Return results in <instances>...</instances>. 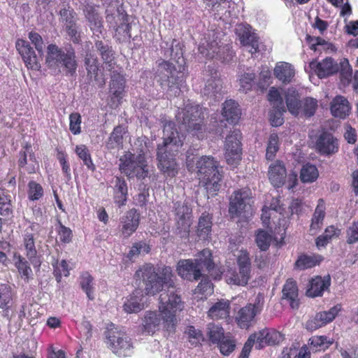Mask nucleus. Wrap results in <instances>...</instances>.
I'll return each instance as SVG.
<instances>
[{
    "instance_id": "1",
    "label": "nucleus",
    "mask_w": 358,
    "mask_h": 358,
    "mask_svg": "<svg viewBox=\"0 0 358 358\" xmlns=\"http://www.w3.org/2000/svg\"><path fill=\"white\" fill-rule=\"evenodd\" d=\"M173 277L171 266L162 265L155 267L151 263L143 264L134 273L136 282H142L144 285L147 295L154 296L163 291L164 285L167 286V289L159 295L158 308L164 317V329L169 332H175L176 313L184 308V302L174 286Z\"/></svg>"
},
{
    "instance_id": "2",
    "label": "nucleus",
    "mask_w": 358,
    "mask_h": 358,
    "mask_svg": "<svg viewBox=\"0 0 358 358\" xmlns=\"http://www.w3.org/2000/svg\"><path fill=\"white\" fill-rule=\"evenodd\" d=\"M185 136L178 131L174 122L169 121L164 127V138L162 144L157 148L158 168L169 177H175L178 173V165L176 154L182 147Z\"/></svg>"
},
{
    "instance_id": "3",
    "label": "nucleus",
    "mask_w": 358,
    "mask_h": 358,
    "mask_svg": "<svg viewBox=\"0 0 358 358\" xmlns=\"http://www.w3.org/2000/svg\"><path fill=\"white\" fill-rule=\"evenodd\" d=\"M206 110L199 104L187 103L178 110L176 117L187 133L202 139L206 131Z\"/></svg>"
},
{
    "instance_id": "4",
    "label": "nucleus",
    "mask_w": 358,
    "mask_h": 358,
    "mask_svg": "<svg viewBox=\"0 0 358 358\" xmlns=\"http://www.w3.org/2000/svg\"><path fill=\"white\" fill-rule=\"evenodd\" d=\"M45 63L50 69L63 67L66 75L73 76L76 73L78 63L74 49L71 48L65 52L56 44L51 43L47 47Z\"/></svg>"
},
{
    "instance_id": "5",
    "label": "nucleus",
    "mask_w": 358,
    "mask_h": 358,
    "mask_svg": "<svg viewBox=\"0 0 358 358\" xmlns=\"http://www.w3.org/2000/svg\"><path fill=\"white\" fill-rule=\"evenodd\" d=\"M200 183L210 193L219 190L222 175L218 171V162L210 156H202L196 162Z\"/></svg>"
},
{
    "instance_id": "6",
    "label": "nucleus",
    "mask_w": 358,
    "mask_h": 358,
    "mask_svg": "<svg viewBox=\"0 0 358 358\" xmlns=\"http://www.w3.org/2000/svg\"><path fill=\"white\" fill-rule=\"evenodd\" d=\"M119 161L120 171L129 178L144 179L148 176V164L143 154L136 155L129 151L125 152Z\"/></svg>"
},
{
    "instance_id": "7",
    "label": "nucleus",
    "mask_w": 358,
    "mask_h": 358,
    "mask_svg": "<svg viewBox=\"0 0 358 358\" xmlns=\"http://www.w3.org/2000/svg\"><path fill=\"white\" fill-rule=\"evenodd\" d=\"M106 344L111 351L120 356L127 357L133 348L131 338L126 332L111 324L106 331Z\"/></svg>"
},
{
    "instance_id": "8",
    "label": "nucleus",
    "mask_w": 358,
    "mask_h": 358,
    "mask_svg": "<svg viewBox=\"0 0 358 358\" xmlns=\"http://www.w3.org/2000/svg\"><path fill=\"white\" fill-rule=\"evenodd\" d=\"M238 271L231 270L226 274V280L228 284L245 286L251 278L252 264L249 252L246 250H241L236 258Z\"/></svg>"
},
{
    "instance_id": "9",
    "label": "nucleus",
    "mask_w": 358,
    "mask_h": 358,
    "mask_svg": "<svg viewBox=\"0 0 358 358\" xmlns=\"http://www.w3.org/2000/svg\"><path fill=\"white\" fill-rule=\"evenodd\" d=\"M242 134L239 129H234L227 136L224 141V157L227 163L236 166L241 160Z\"/></svg>"
},
{
    "instance_id": "10",
    "label": "nucleus",
    "mask_w": 358,
    "mask_h": 358,
    "mask_svg": "<svg viewBox=\"0 0 358 358\" xmlns=\"http://www.w3.org/2000/svg\"><path fill=\"white\" fill-rule=\"evenodd\" d=\"M263 306L264 296L262 294H258L254 303H248L236 313L235 321L238 326L241 329L249 328L257 314L262 311Z\"/></svg>"
},
{
    "instance_id": "11",
    "label": "nucleus",
    "mask_w": 358,
    "mask_h": 358,
    "mask_svg": "<svg viewBox=\"0 0 358 358\" xmlns=\"http://www.w3.org/2000/svg\"><path fill=\"white\" fill-rule=\"evenodd\" d=\"M107 21L115 30V37L119 41H124L131 37V26L129 23L128 15L126 13H117L107 17Z\"/></svg>"
},
{
    "instance_id": "12",
    "label": "nucleus",
    "mask_w": 358,
    "mask_h": 358,
    "mask_svg": "<svg viewBox=\"0 0 358 358\" xmlns=\"http://www.w3.org/2000/svg\"><path fill=\"white\" fill-rule=\"evenodd\" d=\"M84 64L88 79L94 81L99 87H103L106 84V80L97 57L92 52H87Z\"/></svg>"
},
{
    "instance_id": "13",
    "label": "nucleus",
    "mask_w": 358,
    "mask_h": 358,
    "mask_svg": "<svg viewBox=\"0 0 358 358\" xmlns=\"http://www.w3.org/2000/svg\"><path fill=\"white\" fill-rule=\"evenodd\" d=\"M109 88L111 102L116 106H119L125 94L126 79L124 76L117 71H112Z\"/></svg>"
},
{
    "instance_id": "14",
    "label": "nucleus",
    "mask_w": 358,
    "mask_h": 358,
    "mask_svg": "<svg viewBox=\"0 0 358 358\" xmlns=\"http://www.w3.org/2000/svg\"><path fill=\"white\" fill-rule=\"evenodd\" d=\"M236 34L243 46L251 48L250 52L252 55L259 51V37L256 33L252 31V27L250 25H238L236 29Z\"/></svg>"
},
{
    "instance_id": "15",
    "label": "nucleus",
    "mask_w": 358,
    "mask_h": 358,
    "mask_svg": "<svg viewBox=\"0 0 358 358\" xmlns=\"http://www.w3.org/2000/svg\"><path fill=\"white\" fill-rule=\"evenodd\" d=\"M315 149L322 155L329 156L338 151V141L334 135L322 131L316 138Z\"/></svg>"
},
{
    "instance_id": "16",
    "label": "nucleus",
    "mask_w": 358,
    "mask_h": 358,
    "mask_svg": "<svg viewBox=\"0 0 358 358\" xmlns=\"http://www.w3.org/2000/svg\"><path fill=\"white\" fill-rule=\"evenodd\" d=\"M140 217V213L136 208L129 210L120 217V232L124 238H128L137 230Z\"/></svg>"
},
{
    "instance_id": "17",
    "label": "nucleus",
    "mask_w": 358,
    "mask_h": 358,
    "mask_svg": "<svg viewBox=\"0 0 358 358\" xmlns=\"http://www.w3.org/2000/svg\"><path fill=\"white\" fill-rule=\"evenodd\" d=\"M250 336H255L254 340L256 348L262 349L266 345H274L283 340V335L273 329L265 328Z\"/></svg>"
},
{
    "instance_id": "18",
    "label": "nucleus",
    "mask_w": 358,
    "mask_h": 358,
    "mask_svg": "<svg viewBox=\"0 0 358 358\" xmlns=\"http://www.w3.org/2000/svg\"><path fill=\"white\" fill-rule=\"evenodd\" d=\"M175 215L177 228L188 234L192 224V209L185 203L176 202Z\"/></svg>"
},
{
    "instance_id": "19",
    "label": "nucleus",
    "mask_w": 358,
    "mask_h": 358,
    "mask_svg": "<svg viewBox=\"0 0 358 358\" xmlns=\"http://www.w3.org/2000/svg\"><path fill=\"white\" fill-rule=\"evenodd\" d=\"M177 273L182 279L189 281H197L202 276L201 268L192 259H180L177 264Z\"/></svg>"
},
{
    "instance_id": "20",
    "label": "nucleus",
    "mask_w": 358,
    "mask_h": 358,
    "mask_svg": "<svg viewBox=\"0 0 358 358\" xmlns=\"http://www.w3.org/2000/svg\"><path fill=\"white\" fill-rule=\"evenodd\" d=\"M249 189L234 191L229 199V212L233 216H239L245 210L246 201L250 198Z\"/></svg>"
},
{
    "instance_id": "21",
    "label": "nucleus",
    "mask_w": 358,
    "mask_h": 358,
    "mask_svg": "<svg viewBox=\"0 0 358 358\" xmlns=\"http://www.w3.org/2000/svg\"><path fill=\"white\" fill-rule=\"evenodd\" d=\"M342 310V305L338 303L329 310L317 313L315 317L307 323L308 328L317 329L331 322Z\"/></svg>"
},
{
    "instance_id": "22",
    "label": "nucleus",
    "mask_w": 358,
    "mask_h": 358,
    "mask_svg": "<svg viewBox=\"0 0 358 358\" xmlns=\"http://www.w3.org/2000/svg\"><path fill=\"white\" fill-rule=\"evenodd\" d=\"M16 48L28 69L36 70L40 68L35 51L27 41L18 39L16 42Z\"/></svg>"
},
{
    "instance_id": "23",
    "label": "nucleus",
    "mask_w": 358,
    "mask_h": 358,
    "mask_svg": "<svg viewBox=\"0 0 358 358\" xmlns=\"http://www.w3.org/2000/svg\"><path fill=\"white\" fill-rule=\"evenodd\" d=\"M17 164L19 169L26 168L29 174L35 173L39 169L38 162L30 144H26L20 151Z\"/></svg>"
},
{
    "instance_id": "24",
    "label": "nucleus",
    "mask_w": 358,
    "mask_h": 358,
    "mask_svg": "<svg viewBox=\"0 0 358 358\" xmlns=\"http://www.w3.org/2000/svg\"><path fill=\"white\" fill-rule=\"evenodd\" d=\"M310 67L320 78H327L334 75L340 70L338 63L330 57H326L321 62H311Z\"/></svg>"
},
{
    "instance_id": "25",
    "label": "nucleus",
    "mask_w": 358,
    "mask_h": 358,
    "mask_svg": "<svg viewBox=\"0 0 358 358\" xmlns=\"http://www.w3.org/2000/svg\"><path fill=\"white\" fill-rule=\"evenodd\" d=\"M164 326V317L160 312L148 310L145 313L142 318L141 327L143 333L152 335Z\"/></svg>"
},
{
    "instance_id": "26",
    "label": "nucleus",
    "mask_w": 358,
    "mask_h": 358,
    "mask_svg": "<svg viewBox=\"0 0 358 358\" xmlns=\"http://www.w3.org/2000/svg\"><path fill=\"white\" fill-rule=\"evenodd\" d=\"M268 180L275 187H281L286 182L287 170L285 163L276 160L269 166L268 171Z\"/></svg>"
},
{
    "instance_id": "27",
    "label": "nucleus",
    "mask_w": 358,
    "mask_h": 358,
    "mask_svg": "<svg viewBox=\"0 0 358 358\" xmlns=\"http://www.w3.org/2000/svg\"><path fill=\"white\" fill-rule=\"evenodd\" d=\"M330 285L331 278L329 275L324 278L317 275L309 280L306 295L312 298L321 296L324 291L329 289Z\"/></svg>"
},
{
    "instance_id": "28",
    "label": "nucleus",
    "mask_w": 358,
    "mask_h": 358,
    "mask_svg": "<svg viewBox=\"0 0 358 358\" xmlns=\"http://www.w3.org/2000/svg\"><path fill=\"white\" fill-rule=\"evenodd\" d=\"M203 79L206 83L203 88L205 95L215 96L221 91L222 81L219 78L216 70L213 69L206 70L203 73Z\"/></svg>"
},
{
    "instance_id": "29",
    "label": "nucleus",
    "mask_w": 358,
    "mask_h": 358,
    "mask_svg": "<svg viewBox=\"0 0 358 358\" xmlns=\"http://www.w3.org/2000/svg\"><path fill=\"white\" fill-rule=\"evenodd\" d=\"M185 45L179 40L173 38L171 41V47L164 50V55L169 57L179 65V71L184 69L185 61L184 58Z\"/></svg>"
},
{
    "instance_id": "30",
    "label": "nucleus",
    "mask_w": 358,
    "mask_h": 358,
    "mask_svg": "<svg viewBox=\"0 0 358 358\" xmlns=\"http://www.w3.org/2000/svg\"><path fill=\"white\" fill-rule=\"evenodd\" d=\"M282 293V299L286 300L292 308H299V289L296 280L293 278L287 279L283 285Z\"/></svg>"
},
{
    "instance_id": "31",
    "label": "nucleus",
    "mask_w": 358,
    "mask_h": 358,
    "mask_svg": "<svg viewBox=\"0 0 358 358\" xmlns=\"http://www.w3.org/2000/svg\"><path fill=\"white\" fill-rule=\"evenodd\" d=\"M222 115L229 124H237L241 116V110L238 102L232 99L226 100L222 103Z\"/></svg>"
},
{
    "instance_id": "32",
    "label": "nucleus",
    "mask_w": 358,
    "mask_h": 358,
    "mask_svg": "<svg viewBox=\"0 0 358 358\" xmlns=\"http://www.w3.org/2000/svg\"><path fill=\"white\" fill-rule=\"evenodd\" d=\"M143 298V290L141 289H135L124 303V310L128 313H136L140 312L144 308Z\"/></svg>"
},
{
    "instance_id": "33",
    "label": "nucleus",
    "mask_w": 358,
    "mask_h": 358,
    "mask_svg": "<svg viewBox=\"0 0 358 358\" xmlns=\"http://www.w3.org/2000/svg\"><path fill=\"white\" fill-rule=\"evenodd\" d=\"M85 16L89 22V27L94 34H101L103 18L96 6L87 4L83 10Z\"/></svg>"
},
{
    "instance_id": "34",
    "label": "nucleus",
    "mask_w": 358,
    "mask_h": 358,
    "mask_svg": "<svg viewBox=\"0 0 358 358\" xmlns=\"http://www.w3.org/2000/svg\"><path fill=\"white\" fill-rule=\"evenodd\" d=\"M331 113L335 117L345 119L350 113L351 106L348 100L343 96H336L331 102Z\"/></svg>"
},
{
    "instance_id": "35",
    "label": "nucleus",
    "mask_w": 358,
    "mask_h": 358,
    "mask_svg": "<svg viewBox=\"0 0 358 358\" xmlns=\"http://www.w3.org/2000/svg\"><path fill=\"white\" fill-rule=\"evenodd\" d=\"M230 309L229 301L221 299L212 305L207 312V315L213 320L227 319L229 317Z\"/></svg>"
},
{
    "instance_id": "36",
    "label": "nucleus",
    "mask_w": 358,
    "mask_h": 358,
    "mask_svg": "<svg viewBox=\"0 0 358 358\" xmlns=\"http://www.w3.org/2000/svg\"><path fill=\"white\" fill-rule=\"evenodd\" d=\"M213 226V215L204 212L199 218L196 227V235L203 241L208 240L211 236Z\"/></svg>"
},
{
    "instance_id": "37",
    "label": "nucleus",
    "mask_w": 358,
    "mask_h": 358,
    "mask_svg": "<svg viewBox=\"0 0 358 358\" xmlns=\"http://www.w3.org/2000/svg\"><path fill=\"white\" fill-rule=\"evenodd\" d=\"M325 211V201L323 199H320L311 218L310 232L312 234H316L321 229L326 215Z\"/></svg>"
},
{
    "instance_id": "38",
    "label": "nucleus",
    "mask_w": 358,
    "mask_h": 358,
    "mask_svg": "<svg viewBox=\"0 0 358 358\" xmlns=\"http://www.w3.org/2000/svg\"><path fill=\"white\" fill-rule=\"evenodd\" d=\"M273 73L278 80L284 84H288L293 80L295 70L292 64L281 62L276 64Z\"/></svg>"
},
{
    "instance_id": "39",
    "label": "nucleus",
    "mask_w": 358,
    "mask_h": 358,
    "mask_svg": "<svg viewBox=\"0 0 358 358\" xmlns=\"http://www.w3.org/2000/svg\"><path fill=\"white\" fill-rule=\"evenodd\" d=\"M299 98L298 92L294 88H289L285 93L287 110L294 116H298L301 112V101Z\"/></svg>"
},
{
    "instance_id": "40",
    "label": "nucleus",
    "mask_w": 358,
    "mask_h": 358,
    "mask_svg": "<svg viewBox=\"0 0 358 358\" xmlns=\"http://www.w3.org/2000/svg\"><path fill=\"white\" fill-rule=\"evenodd\" d=\"M128 196V187L125 180L116 177L114 187V201L120 208L126 205Z\"/></svg>"
},
{
    "instance_id": "41",
    "label": "nucleus",
    "mask_w": 358,
    "mask_h": 358,
    "mask_svg": "<svg viewBox=\"0 0 358 358\" xmlns=\"http://www.w3.org/2000/svg\"><path fill=\"white\" fill-rule=\"evenodd\" d=\"M95 48L103 63L109 67H112L113 62L115 59V51L112 46L102 41H95Z\"/></svg>"
},
{
    "instance_id": "42",
    "label": "nucleus",
    "mask_w": 358,
    "mask_h": 358,
    "mask_svg": "<svg viewBox=\"0 0 358 358\" xmlns=\"http://www.w3.org/2000/svg\"><path fill=\"white\" fill-rule=\"evenodd\" d=\"M334 343L332 338L327 336H313L308 340V345L313 352L324 351L328 349Z\"/></svg>"
},
{
    "instance_id": "43",
    "label": "nucleus",
    "mask_w": 358,
    "mask_h": 358,
    "mask_svg": "<svg viewBox=\"0 0 358 358\" xmlns=\"http://www.w3.org/2000/svg\"><path fill=\"white\" fill-rule=\"evenodd\" d=\"M201 271L203 267L206 268L208 272L210 273L215 268V263L213 259V254L210 250L203 249L199 252L196 258L194 259Z\"/></svg>"
},
{
    "instance_id": "44",
    "label": "nucleus",
    "mask_w": 358,
    "mask_h": 358,
    "mask_svg": "<svg viewBox=\"0 0 358 358\" xmlns=\"http://www.w3.org/2000/svg\"><path fill=\"white\" fill-rule=\"evenodd\" d=\"M322 260L321 256H310L305 254L299 255L294 263V268L296 270H306L319 264Z\"/></svg>"
},
{
    "instance_id": "45",
    "label": "nucleus",
    "mask_w": 358,
    "mask_h": 358,
    "mask_svg": "<svg viewBox=\"0 0 358 358\" xmlns=\"http://www.w3.org/2000/svg\"><path fill=\"white\" fill-rule=\"evenodd\" d=\"M23 247L25 250V255L31 262L36 257L37 250L35 245L34 234L25 230L23 234Z\"/></svg>"
},
{
    "instance_id": "46",
    "label": "nucleus",
    "mask_w": 358,
    "mask_h": 358,
    "mask_svg": "<svg viewBox=\"0 0 358 358\" xmlns=\"http://www.w3.org/2000/svg\"><path fill=\"white\" fill-rule=\"evenodd\" d=\"M125 133L124 128L122 125H117L114 127L111 132L107 146L108 149H121L123 147V134Z\"/></svg>"
},
{
    "instance_id": "47",
    "label": "nucleus",
    "mask_w": 358,
    "mask_h": 358,
    "mask_svg": "<svg viewBox=\"0 0 358 358\" xmlns=\"http://www.w3.org/2000/svg\"><path fill=\"white\" fill-rule=\"evenodd\" d=\"M206 335L209 341L212 344H217L224 338L227 334H224V330L222 326L216 324L213 322L208 324L206 327Z\"/></svg>"
},
{
    "instance_id": "48",
    "label": "nucleus",
    "mask_w": 358,
    "mask_h": 358,
    "mask_svg": "<svg viewBox=\"0 0 358 358\" xmlns=\"http://www.w3.org/2000/svg\"><path fill=\"white\" fill-rule=\"evenodd\" d=\"M340 232V229L335 226H328L324 233L316 238V246L318 248L325 247L334 238L338 237Z\"/></svg>"
},
{
    "instance_id": "49",
    "label": "nucleus",
    "mask_w": 358,
    "mask_h": 358,
    "mask_svg": "<svg viewBox=\"0 0 358 358\" xmlns=\"http://www.w3.org/2000/svg\"><path fill=\"white\" fill-rule=\"evenodd\" d=\"M15 266L17 268L21 278L28 282L32 275V270L29 262L20 255H14Z\"/></svg>"
},
{
    "instance_id": "50",
    "label": "nucleus",
    "mask_w": 358,
    "mask_h": 358,
    "mask_svg": "<svg viewBox=\"0 0 358 358\" xmlns=\"http://www.w3.org/2000/svg\"><path fill=\"white\" fill-rule=\"evenodd\" d=\"M75 152L88 170L91 171L96 170V166L92 161L90 151L85 145L80 144L76 145Z\"/></svg>"
},
{
    "instance_id": "51",
    "label": "nucleus",
    "mask_w": 358,
    "mask_h": 358,
    "mask_svg": "<svg viewBox=\"0 0 358 358\" xmlns=\"http://www.w3.org/2000/svg\"><path fill=\"white\" fill-rule=\"evenodd\" d=\"M318 176L319 171L316 166L307 163L302 166L300 178L303 182H313L317 179Z\"/></svg>"
},
{
    "instance_id": "52",
    "label": "nucleus",
    "mask_w": 358,
    "mask_h": 358,
    "mask_svg": "<svg viewBox=\"0 0 358 358\" xmlns=\"http://www.w3.org/2000/svg\"><path fill=\"white\" fill-rule=\"evenodd\" d=\"M93 285L94 278L88 272L83 273L80 277V285L90 300L94 299Z\"/></svg>"
},
{
    "instance_id": "53",
    "label": "nucleus",
    "mask_w": 358,
    "mask_h": 358,
    "mask_svg": "<svg viewBox=\"0 0 358 358\" xmlns=\"http://www.w3.org/2000/svg\"><path fill=\"white\" fill-rule=\"evenodd\" d=\"M185 334L187 335L188 341L194 347L201 345L205 341V337L202 331L192 325L187 327Z\"/></svg>"
},
{
    "instance_id": "54",
    "label": "nucleus",
    "mask_w": 358,
    "mask_h": 358,
    "mask_svg": "<svg viewBox=\"0 0 358 358\" xmlns=\"http://www.w3.org/2000/svg\"><path fill=\"white\" fill-rule=\"evenodd\" d=\"M317 101L314 98L306 97L301 100V112L306 117L313 116L317 109Z\"/></svg>"
},
{
    "instance_id": "55",
    "label": "nucleus",
    "mask_w": 358,
    "mask_h": 358,
    "mask_svg": "<svg viewBox=\"0 0 358 358\" xmlns=\"http://www.w3.org/2000/svg\"><path fill=\"white\" fill-rule=\"evenodd\" d=\"M278 150L279 138L277 134L273 133L268 138L266 151V159L269 161L273 160Z\"/></svg>"
},
{
    "instance_id": "56",
    "label": "nucleus",
    "mask_w": 358,
    "mask_h": 358,
    "mask_svg": "<svg viewBox=\"0 0 358 358\" xmlns=\"http://www.w3.org/2000/svg\"><path fill=\"white\" fill-rule=\"evenodd\" d=\"M52 266L53 275L57 282H60L62 281L63 276L67 277L69 275L70 269L66 260L63 259L60 262L57 260L55 264H52Z\"/></svg>"
},
{
    "instance_id": "57",
    "label": "nucleus",
    "mask_w": 358,
    "mask_h": 358,
    "mask_svg": "<svg viewBox=\"0 0 358 358\" xmlns=\"http://www.w3.org/2000/svg\"><path fill=\"white\" fill-rule=\"evenodd\" d=\"M56 157L58 160L61 167L62 172L64 176L67 179H71V168L70 164L68 160V154L63 150L57 148H56Z\"/></svg>"
},
{
    "instance_id": "58",
    "label": "nucleus",
    "mask_w": 358,
    "mask_h": 358,
    "mask_svg": "<svg viewBox=\"0 0 358 358\" xmlns=\"http://www.w3.org/2000/svg\"><path fill=\"white\" fill-rule=\"evenodd\" d=\"M217 345L220 353L224 356H229L234 351L236 346V341L230 334H227L224 338H223L220 343H217Z\"/></svg>"
},
{
    "instance_id": "59",
    "label": "nucleus",
    "mask_w": 358,
    "mask_h": 358,
    "mask_svg": "<svg viewBox=\"0 0 358 358\" xmlns=\"http://www.w3.org/2000/svg\"><path fill=\"white\" fill-rule=\"evenodd\" d=\"M27 194L30 201H38L43 196V188L41 184L34 180H31L28 183Z\"/></svg>"
},
{
    "instance_id": "60",
    "label": "nucleus",
    "mask_w": 358,
    "mask_h": 358,
    "mask_svg": "<svg viewBox=\"0 0 358 358\" xmlns=\"http://www.w3.org/2000/svg\"><path fill=\"white\" fill-rule=\"evenodd\" d=\"M206 1L209 2L208 6L210 7L211 10L220 18H222V15L227 13V4L229 3L227 0Z\"/></svg>"
},
{
    "instance_id": "61",
    "label": "nucleus",
    "mask_w": 358,
    "mask_h": 358,
    "mask_svg": "<svg viewBox=\"0 0 358 358\" xmlns=\"http://www.w3.org/2000/svg\"><path fill=\"white\" fill-rule=\"evenodd\" d=\"M150 246L145 241L134 243L130 250L127 253V258L132 260L134 257L138 256L141 252L148 254L150 252Z\"/></svg>"
},
{
    "instance_id": "62",
    "label": "nucleus",
    "mask_w": 358,
    "mask_h": 358,
    "mask_svg": "<svg viewBox=\"0 0 358 358\" xmlns=\"http://www.w3.org/2000/svg\"><path fill=\"white\" fill-rule=\"evenodd\" d=\"M271 236L267 231L259 229L256 234L255 241L261 250L266 251L271 245Z\"/></svg>"
},
{
    "instance_id": "63",
    "label": "nucleus",
    "mask_w": 358,
    "mask_h": 358,
    "mask_svg": "<svg viewBox=\"0 0 358 358\" xmlns=\"http://www.w3.org/2000/svg\"><path fill=\"white\" fill-rule=\"evenodd\" d=\"M59 15L60 22L64 24V27L77 22V14L74 10L70 7L61 9Z\"/></svg>"
},
{
    "instance_id": "64",
    "label": "nucleus",
    "mask_w": 358,
    "mask_h": 358,
    "mask_svg": "<svg viewBox=\"0 0 358 358\" xmlns=\"http://www.w3.org/2000/svg\"><path fill=\"white\" fill-rule=\"evenodd\" d=\"M285 112V106L277 107L273 106V110L270 112L269 120L273 127H279L284 122L283 113Z\"/></svg>"
}]
</instances>
